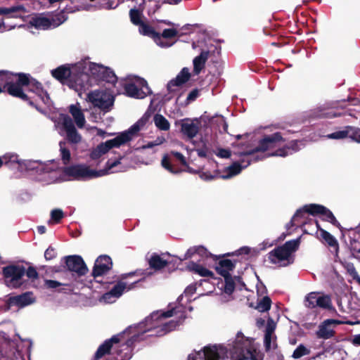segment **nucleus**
Segmentation results:
<instances>
[{"instance_id": "nucleus-5", "label": "nucleus", "mask_w": 360, "mask_h": 360, "mask_svg": "<svg viewBox=\"0 0 360 360\" xmlns=\"http://www.w3.org/2000/svg\"><path fill=\"white\" fill-rule=\"evenodd\" d=\"M147 121L148 117L143 116L134 124L128 130L119 134L112 139L98 145L97 147L91 150L90 153L91 159L94 160H98L105 155L111 148H118L131 141L137 135L138 132L143 128Z\"/></svg>"}, {"instance_id": "nucleus-55", "label": "nucleus", "mask_w": 360, "mask_h": 360, "mask_svg": "<svg viewBox=\"0 0 360 360\" xmlns=\"http://www.w3.org/2000/svg\"><path fill=\"white\" fill-rule=\"evenodd\" d=\"M56 250H55V249H53L51 247H49V248H47L44 252V257L47 260L52 259L53 258H54L56 257Z\"/></svg>"}, {"instance_id": "nucleus-49", "label": "nucleus", "mask_w": 360, "mask_h": 360, "mask_svg": "<svg viewBox=\"0 0 360 360\" xmlns=\"http://www.w3.org/2000/svg\"><path fill=\"white\" fill-rule=\"evenodd\" d=\"M103 74V80L108 83H114L117 81V77L111 69H105Z\"/></svg>"}, {"instance_id": "nucleus-12", "label": "nucleus", "mask_w": 360, "mask_h": 360, "mask_svg": "<svg viewBox=\"0 0 360 360\" xmlns=\"http://www.w3.org/2000/svg\"><path fill=\"white\" fill-rule=\"evenodd\" d=\"M86 99L94 107H97L104 112L110 111L115 101L114 96L110 91L103 90L89 92Z\"/></svg>"}, {"instance_id": "nucleus-20", "label": "nucleus", "mask_w": 360, "mask_h": 360, "mask_svg": "<svg viewBox=\"0 0 360 360\" xmlns=\"http://www.w3.org/2000/svg\"><path fill=\"white\" fill-rule=\"evenodd\" d=\"M139 30L141 34L152 38L155 44L161 48H169L174 44V43H170L169 41H162L160 34L155 32L152 27L145 24L144 22H142L139 25Z\"/></svg>"}, {"instance_id": "nucleus-16", "label": "nucleus", "mask_w": 360, "mask_h": 360, "mask_svg": "<svg viewBox=\"0 0 360 360\" xmlns=\"http://www.w3.org/2000/svg\"><path fill=\"white\" fill-rule=\"evenodd\" d=\"M36 302V297L32 292H25L18 295L11 296L6 300L8 309L16 307L22 309Z\"/></svg>"}, {"instance_id": "nucleus-9", "label": "nucleus", "mask_w": 360, "mask_h": 360, "mask_svg": "<svg viewBox=\"0 0 360 360\" xmlns=\"http://www.w3.org/2000/svg\"><path fill=\"white\" fill-rule=\"evenodd\" d=\"M300 238L289 240L281 246L275 248L268 255L271 263L279 266H286L294 261L293 253L298 249Z\"/></svg>"}, {"instance_id": "nucleus-23", "label": "nucleus", "mask_w": 360, "mask_h": 360, "mask_svg": "<svg viewBox=\"0 0 360 360\" xmlns=\"http://www.w3.org/2000/svg\"><path fill=\"white\" fill-rule=\"evenodd\" d=\"M303 147L304 144L301 141H292L288 144L283 146V148L277 149L275 153L271 155H275L279 157H286L300 150Z\"/></svg>"}, {"instance_id": "nucleus-24", "label": "nucleus", "mask_w": 360, "mask_h": 360, "mask_svg": "<svg viewBox=\"0 0 360 360\" xmlns=\"http://www.w3.org/2000/svg\"><path fill=\"white\" fill-rule=\"evenodd\" d=\"M26 13V8L22 5H16L11 7H0V15H6L8 18H22Z\"/></svg>"}, {"instance_id": "nucleus-27", "label": "nucleus", "mask_w": 360, "mask_h": 360, "mask_svg": "<svg viewBox=\"0 0 360 360\" xmlns=\"http://www.w3.org/2000/svg\"><path fill=\"white\" fill-rule=\"evenodd\" d=\"M4 165L11 169L19 171L22 160L20 156L15 153H6L2 155Z\"/></svg>"}, {"instance_id": "nucleus-54", "label": "nucleus", "mask_w": 360, "mask_h": 360, "mask_svg": "<svg viewBox=\"0 0 360 360\" xmlns=\"http://www.w3.org/2000/svg\"><path fill=\"white\" fill-rule=\"evenodd\" d=\"M215 154L221 158H228L231 155V152L228 149L219 148Z\"/></svg>"}, {"instance_id": "nucleus-63", "label": "nucleus", "mask_w": 360, "mask_h": 360, "mask_svg": "<svg viewBox=\"0 0 360 360\" xmlns=\"http://www.w3.org/2000/svg\"><path fill=\"white\" fill-rule=\"evenodd\" d=\"M154 146H155V145H153V141H150V142L147 143L146 144L143 145L140 148H141V149H148V148H152Z\"/></svg>"}, {"instance_id": "nucleus-21", "label": "nucleus", "mask_w": 360, "mask_h": 360, "mask_svg": "<svg viewBox=\"0 0 360 360\" xmlns=\"http://www.w3.org/2000/svg\"><path fill=\"white\" fill-rule=\"evenodd\" d=\"M181 131L187 139H192L199 131L198 121L189 119L183 120L181 124Z\"/></svg>"}, {"instance_id": "nucleus-61", "label": "nucleus", "mask_w": 360, "mask_h": 360, "mask_svg": "<svg viewBox=\"0 0 360 360\" xmlns=\"http://www.w3.org/2000/svg\"><path fill=\"white\" fill-rule=\"evenodd\" d=\"M196 152L199 157L205 158L207 155L208 150L206 148H203L196 149Z\"/></svg>"}, {"instance_id": "nucleus-33", "label": "nucleus", "mask_w": 360, "mask_h": 360, "mask_svg": "<svg viewBox=\"0 0 360 360\" xmlns=\"http://www.w3.org/2000/svg\"><path fill=\"white\" fill-rule=\"evenodd\" d=\"M59 151L60 156L63 164L67 165L70 162L71 154L68 144L65 141H60L59 143Z\"/></svg>"}, {"instance_id": "nucleus-14", "label": "nucleus", "mask_w": 360, "mask_h": 360, "mask_svg": "<svg viewBox=\"0 0 360 360\" xmlns=\"http://www.w3.org/2000/svg\"><path fill=\"white\" fill-rule=\"evenodd\" d=\"M68 17L63 12H60L58 15L52 18H48L44 15H37L32 18L29 24L32 27H34L38 30H49L58 27L63 24Z\"/></svg>"}, {"instance_id": "nucleus-22", "label": "nucleus", "mask_w": 360, "mask_h": 360, "mask_svg": "<svg viewBox=\"0 0 360 360\" xmlns=\"http://www.w3.org/2000/svg\"><path fill=\"white\" fill-rule=\"evenodd\" d=\"M191 77L190 73H188L186 69L182 70L174 78L171 79L167 86L169 92H174L178 88L181 87L184 84L189 80Z\"/></svg>"}, {"instance_id": "nucleus-59", "label": "nucleus", "mask_w": 360, "mask_h": 360, "mask_svg": "<svg viewBox=\"0 0 360 360\" xmlns=\"http://www.w3.org/2000/svg\"><path fill=\"white\" fill-rule=\"evenodd\" d=\"M200 177L201 179L204 180V181H211L212 179H214V176L211 174L210 172H202L200 174Z\"/></svg>"}, {"instance_id": "nucleus-60", "label": "nucleus", "mask_w": 360, "mask_h": 360, "mask_svg": "<svg viewBox=\"0 0 360 360\" xmlns=\"http://www.w3.org/2000/svg\"><path fill=\"white\" fill-rule=\"evenodd\" d=\"M250 252V248L248 247H243V248H240V249H238V250L236 251L235 253H232V255H248V253Z\"/></svg>"}, {"instance_id": "nucleus-58", "label": "nucleus", "mask_w": 360, "mask_h": 360, "mask_svg": "<svg viewBox=\"0 0 360 360\" xmlns=\"http://www.w3.org/2000/svg\"><path fill=\"white\" fill-rule=\"evenodd\" d=\"M118 4H115L113 0H108L103 6V8L105 9H115L117 8Z\"/></svg>"}, {"instance_id": "nucleus-30", "label": "nucleus", "mask_w": 360, "mask_h": 360, "mask_svg": "<svg viewBox=\"0 0 360 360\" xmlns=\"http://www.w3.org/2000/svg\"><path fill=\"white\" fill-rule=\"evenodd\" d=\"M234 267V264L230 259L220 261L216 267L217 272L223 277L230 276L229 271Z\"/></svg>"}, {"instance_id": "nucleus-26", "label": "nucleus", "mask_w": 360, "mask_h": 360, "mask_svg": "<svg viewBox=\"0 0 360 360\" xmlns=\"http://www.w3.org/2000/svg\"><path fill=\"white\" fill-rule=\"evenodd\" d=\"M339 322L334 319H327L322 323L316 332V335L320 338L328 339L333 335V324L338 323Z\"/></svg>"}, {"instance_id": "nucleus-47", "label": "nucleus", "mask_w": 360, "mask_h": 360, "mask_svg": "<svg viewBox=\"0 0 360 360\" xmlns=\"http://www.w3.org/2000/svg\"><path fill=\"white\" fill-rule=\"evenodd\" d=\"M349 138L360 143V129L349 126Z\"/></svg>"}, {"instance_id": "nucleus-32", "label": "nucleus", "mask_w": 360, "mask_h": 360, "mask_svg": "<svg viewBox=\"0 0 360 360\" xmlns=\"http://www.w3.org/2000/svg\"><path fill=\"white\" fill-rule=\"evenodd\" d=\"M195 254L202 257H207L210 255L209 252L204 246L199 245L189 248L186 252L184 259H187Z\"/></svg>"}, {"instance_id": "nucleus-48", "label": "nucleus", "mask_w": 360, "mask_h": 360, "mask_svg": "<svg viewBox=\"0 0 360 360\" xmlns=\"http://www.w3.org/2000/svg\"><path fill=\"white\" fill-rule=\"evenodd\" d=\"M117 297L110 290L105 292L100 298V301L105 304L114 303L117 300Z\"/></svg>"}, {"instance_id": "nucleus-11", "label": "nucleus", "mask_w": 360, "mask_h": 360, "mask_svg": "<svg viewBox=\"0 0 360 360\" xmlns=\"http://www.w3.org/2000/svg\"><path fill=\"white\" fill-rule=\"evenodd\" d=\"M126 94L131 98L142 99L152 94L147 82L138 76H131L124 84Z\"/></svg>"}, {"instance_id": "nucleus-7", "label": "nucleus", "mask_w": 360, "mask_h": 360, "mask_svg": "<svg viewBox=\"0 0 360 360\" xmlns=\"http://www.w3.org/2000/svg\"><path fill=\"white\" fill-rule=\"evenodd\" d=\"M193 51L198 54L193 59V68L221 66L220 50L209 41H198L192 44Z\"/></svg>"}, {"instance_id": "nucleus-10", "label": "nucleus", "mask_w": 360, "mask_h": 360, "mask_svg": "<svg viewBox=\"0 0 360 360\" xmlns=\"http://www.w3.org/2000/svg\"><path fill=\"white\" fill-rule=\"evenodd\" d=\"M307 213L312 215L319 214L323 220L331 223L334 226H340L339 222L337 221L332 212L327 207L318 204L307 205L297 210L290 221L291 225L298 226L300 224H302V221H300V219L304 218V215Z\"/></svg>"}, {"instance_id": "nucleus-62", "label": "nucleus", "mask_w": 360, "mask_h": 360, "mask_svg": "<svg viewBox=\"0 0 360 360\" xmlns=\"http://www.w3.org/2000/svg\"><path fill=\"white\" fill-rule=\"evenodd\" d=\"M165 141V139L164 136H158L154 141H153V145H155V146L161 145Z\"/></svg>"}, {"instance_id": "nucleus-52", "label": "nucleus", "mask_w": 360, "mask_h": 360, "mask_svg": "<svg viewBox=\"0 0 360 360\" xmlns=\"http://www.w3.org/2000/svg\"><path fill=\"white\" fill-rule=\"evenodd\" d=\"M170 155L174 156L178 161L180 162V163L182 165H184V166L188 165L185 157L181 153L176 152V151H172L170 153Z\"/></svg>"}, {"instance_id": "nucleus-15", "label": "nucleus", "mask_w": 360, "mask_h": 360, "mask_svg": "<svg viewBox=\"0 0 360 360\" xmlns=\"http://www.w3.org/2000/svg\"><path fill=\"white\" fill-rule=\"evenodd\" d=\"M304 303L306 307L311 309L316 307L323 309H330L332 307L330 297L318 292L308 293L305 296Z\"/></svg>"}, {"instance_id": "nucleus-57", "label": "nucleus", "mask_w": 360, "mask_h": 360, "mask_svg": "<svg viewBox=\"0 0 360 360\" xmlns=\"http://www.w3.org/2000/svg\"><path fill=\"white\" fill-rule=\"evenodd\" d=\"M45 285L48 288L55 289V288H57L58 287L62 285V283H60L56 281L46 280L45 281Z\"/></svg>"}, {"instance_id": "nucleus-41", "label": "nucleus", "mask_w": 360, "mask_h": 360, "mask_svg": "<svg viewBox=\"0 0 360 360\" xmlns=\"http://www.w3.org/2000/svg\"><path fill=\"white\" fill-rule=\"evenodd\" d=\"M141 13L136 8H132L129 11V16L131 22L136 25H140L143 22L141 20Z\"/></svg>"}, {"instance_id": "nucleus-6", "label": "nucleus", "mask_w": 360, "mask_h": 360, "mask_svg": "<svg viewBox=\"0 0 360 360\" xmlns=\"http://www.w3.org/2000/svg\"><path fill=\"white\" fill-rule=\"evenodd\" d=\"M51 75L61 84L77 91L79 96L91 85L90 77L83 69H53Z\"/></svg>"}, {"instance_id": "nucleus-18", "label": "nucleus", "mask_w": 360, "mask_h": 360, "mask_svg": "<svg viewBox=\"0 0 360 360\" xmlns=\"http://www.w3.org/2000/svg\"><path fill=\"white\" fill-rule=\"evenodd\" d=\"M67 269L76 273L78 276H84L88 272V268L83 259L78 255H70L63 258Z\"/></svg>"}, {"instance_id": "nucleus-34", "label": "nucleus", "mask_w": 360, "mask_h": 360, "mask_svg": "<svg viewBox=\"0 0 360 360\" xmlns=\"http://www.w3.org/2000/svg\"><path fill=\"white\" fill-rule=\"evenodd\" d=\"M317 228L319 229L321 237L326 241V243L330 247H338L337 240L329 232L321 229L318 222H316Z\"/></svg>"}, {"instance_id": "nucleus-42", "label": "nucleus", "mask_w": 360, "mask_h": 360, "mask_svg": "<svg viewBox=\"0 0 360 360\" xmlns=\"http://www.w3.org/2000/svg\"><path fill=\"white\" fill-rule=\"evenodd\" d=\"M162 166L172 174H178L180 171L172 167L169 155H165L161 162Z\"/></svg>"}, {"instance_id": "nucleus-36", "label": "nucleus", "mask_w": 360, "mask_h": 360, "mask_svg": "<svg viewBox=\"0 0 360 360\" xmlns=\"http://www.w3.org/2000/svg\"><path fill=\"white\" fill-rule=\"evenodd\" d=\"M150 266L155 269H160L167 264V262L159 255H153L149 261Z\"/></svg>"}, {"instance_id": "nucleus-50", "label": "nucleus", "mask_w": 360, "mask_h": 360, "mask_svg": "<svg viewBox=\"0 0 360 360\" xmlns=\"http://www.w3.org/2000/svg\"><path fill=\"white\" fill-rule=\"evenodd\" d=\"M264 345L267 350L274 349L276 347L275 338L274 335H270L268 336L267 334L264 335Z\"/></svg>"}, {"instance_id": "nucleus-8", "label": "nucleus", "mask_w": 360, "mask_h": 360, "mask_svg": "<svg viewBox=\"0 0 360 360\" xmlns=\"http://www.w3.org/2000/svg\"><path fill=\"white\" fill-rule=\"evenodd\" d=\"M19 172H32L39 181L51 184L58 179V169L53 160L43 162L38 160H22Z\"/></svg>"}, {"instance_id": "nucleus-17", "label": "nucleus", "mask_w": 360, "mask_h": 360, "mask_svg": "<svg viewBox=\"0 0 360 360\" xmlns=\"http://www.w3.org/2000/svg\"><path fill=\"white\" fill-rule=\"evenodd\" d=\"M65 129L68 140L72 143H79L82 141V136L76 129L74 122L68 115H62L58 122Z\"/></svg>"}, {"instance_id": "nucleus-44", "label": "nucleus", "mask_w": 360, "mask_h": 360, "mask_svg": "<svg viewBox=\"0 0 360 360\" xmlns=\"http://www.w3.org/2000/svg\"><path fill=\"white\" fill-rule=\"evenodd\" d=\"M309 354V350L303 345H300L293 352L292 356L294 359H299Z\"/></svg>"}, {"instance_id": "nucleus-38", "label": "nucleus", "mask_w": 360, "mask_h": 360, "mask_svg": "<svg viewBox=\"0 0 360 360\" xmlns=\"http://www.w3.org/2000/svg\"><path fill=\"white\" fill-rule=\"evenodd\" d=\"M51 218L49 224H58L64 217V213L61 209H53L51 212Z\"/></svg>"}, {"instance_id": "nucleus-28", "label": "nucleus", "mask_w": 360, "mask_h": 360, "mask_svg": "<svg viewBox=\"0 0 360 360\" xmlns=\"http://www.w3.org/2000/svg\"><path fill=\"white\" fill-rule=\"evenodd\" d=\"M225 280L224 295L221 297V302H226L231 300V295L235 289L234 279L231 277H224Z\"/></svg>"}, {"instance_id": "nucleus-37", "label": "nucleus", "mask_w": 360, "mask_h": 360, "mask_svg": "<svg viewBox=\"0 0 360 360\" xmlns=\"http://www.w3.org/2000/svg\"><path fill=\"white\" fill-rule=\"evenodd\" d=\"M343 266L347 270L349 275L360 285V276L354 265L351 262H345L343 263Z\"/></svg>"}, {"instance_id": "nucleus-35", "label": "nucleus", "mask_w": 360, "mask_h": 360, "mask_svg": "<svg viewBox=\"0 0 360 360\" xmlns=\"http://www.w3.org/2000/svg\"><path fill=\"white\" fill-rule=\"evenodd\" d=\"M153 120L155 126L160 130L167 131L169 129V122L163 115L157 114L154 116Z\"/></svg>"}, {"instance_id": "nucleus-4", "label": "nucleus", "mask_w": 360, "mask_h": 360, "mask_svg": "<svg viewBox=\"0 0 360 360\" xmlns=\"http://www.w3.org/2000/svg\"><path fill=\"white\" fill-rule=\"evenodd\" d=\"M122 159L108 160L105 167L99 171L91 169L86 165L78 164L64 167L63 173L65 176L74 180L83 181L91 179L108 174L122 171L123 167L120 166Z\"/></svg>"}, {"instance_id": "nucleus-31", "label": "nucleus", "mask_w": 360, "mask_h": 360, "mask_svg": "<svg viewBox=\"0 0 360 360\" xmlns=\"http://www.w3.org/2000/svg\"><path fill=\"white\" fill-rule=\"evenodd\" d=\"M136 282H133L130 284H127L126 282L120 281L115 284L110 291L116 295V297L119 298L125 291H129L132 289Z\"/></svg>"}, {"instance_id": "nucleus-25", "label": "nucleus", "mask_w": 360, "mask_h": 360, "mask_svg": "<svg viewBox=\"0 0 360 360\" xmlns=\"http://www.w3.org/2000/svg\"><path fill=\"white\" fill-rule=\"evenodd\" d=\"M69 112L71 114L77 127L79 129L84 128L86 124V119L79 104L70 105L69 107Z\"/></svg>"}, {"instance_id": "nucleus-51", "label": "nucleus", "mask_w": 360, "mask_h": 360, "mask_svg": "<svg viewBox=\"0 0 360 360\" xmlns=\"http://www.w3.org/2000/svg\"><path fill=\"white\" fill-rule=\"evenodd\" d=\"M276 328V323L271 319H269L267 322V325L266 327L265 334H267L269 336L270 335H274V332Z\"/></svg>"}, {"instance_id": "nucleus-19", "label": "nucleus", "mask_w": 360, "mask_h": 360, "mask_svg": "<svg viewBox=\"0 0 360 360\" xmlns=\"http://www.w3.org/2000/svg\"><path fill=\"white\" fill-rule=\"evenodd\" d=\"M112 266L111 258L107 255H101L95 261L92 275L94 278L107 273Z\"/></svg>"}, {"instance_id": "nucleus-3", "label": "nucleus", "mask_w": 360, "mask_h": 360, "mask_svg": "<svg viewBox=\"0 0 360 360\" xmlns=\"http://www.w3.org/2000/svg\"><path fill=\"white\" fill-rule=\"evenodd\" d=\"M28 91L45 104L49 102V96L41 84L29 74L13 73L8 70H0V94L6 91L9 95L26 100L25 91Z\"/></svg>"}, {"instance_id": "nucleus-56", "label": "nucleus", "mask_w": 360, "mask_h": 360, "mask_svg": "<svg viewBox=\"0 0 360 360\" xmlns=\"http://www.w3.org/2000/svg\"><path fill=\"white\" fill-rule=\"evenodd\" d=\"M199 96V90L193 89L188 95L186 101L188 103L195 101Z\"/></svg>"}, {"instance_id": "nucleus-1", "label": "nucleus", "mask_w": 360, "mask_h": 360, "mask_svg": "<svg viewBox=\"0 0 360 360\" xmlns=\"http://www.w3.org/2000/svg\"><path fill=\"white\" fill-rule=\"evenodd\" d=\"M229 351L232 360H257V347L252 338L238 332L234 340L226 348L222 345H210L200 350H193L187 360H224L223 355Z\"/></svg>"}, {"instance_id": "nucleus-64", "label": "nucleus", "mask_w": 360, "mask_h": 360, "mask_svg": "<svg viewBox=\"0 0 360 360\" xmlns=\"http://www.w3.org/2000/svg\"><path fill=\"white\" fill-rule=\"evenodd\" d=\"M353 343L354 345H360V334L356 335L354 337Z\"/></svg>"}, {"instance_id": "nucleus-2", "label": "nucleus", "mask_w": 360, "mask_h": 360, "mask_svg": "<svg viewBox=\"0 0 360 360\" xmlns=\"http://www.w3.org/2000/svg\"><path fill=\"white\" fill-rule=\"evenodd\" d=\"M285 139L280 132L266 135L261 139L255 146H249L243 151L238 152L242 158L241 164L234 162L226 169V174L221 176L222 179H227L238 174L243 168L247 167L251 162L264 160L266 158L276 156L271 155L275 151L283 148Z\"/></svg>"}, {"instance_id": "nucleus-46", "label": "nucleus", "mask_w": 360, "mask_h": 360, "mask_svg": "<svg viewBox=\"0 0 360 360\" xmlns=\"http://www.w3.org/2000/svg\"><path fill=\"white\" fill-rule=\"evenodd\" d=\"M178 31L176 29H165L162 34H160L161 41H165L164 39H169L176 37Z\"/></svg>"}, {"instance_id": "nucleus-39", "label": "nucleus", "mask_w": 360, "mask_h": 360, "mask_svg": "<svg viewBox=\"0 0 360 360\" xmlns=\"http://www.w3.org/2000/svg\"><path fill=\"white\" fill-rule=\"evenodd\" d=\"M271 304V299L268 296H264L258 301L256 308L259 311L264 312L270 309Z\"/></svg>"}, {"instance_id": "nucleus-43", "label": "nucleus", "mask_w": 360, "mask_h": 360, "mask_svg": "<svg viewBox=\"0 0 360 360\" xmlns=\"http://www.w3.org/2000/svg\"><path fill=\"white\" fill-rule=\"evenodd\" d=\"M341 115L340 112H337L333 109H326L323 107L320 108L319 115L327 118H333L340 116Z\"/></svg>"}, {"instance_id": "nucleus-40", "label": "nucleus", "mask_w": 360, "mask_h": 360, "mask_svg": "<svg viewBox=\"0 0 360 360\" xmlns=\"http://www.w3.org/2000/svg\"><path fill=\"white\" fill-rule=\"evenodd\" d=\"M326 137L330 139H343L349 137V126L345 127L342 130L329 134Z\"/></svg>"}, {"instance_id": "nucleus-29", "label": "nucleus", "mask_w": 360, "mask_h": 360, "mask_svg": "<svg viewBox=\"0 0 360 360\" xmlns=\"http://www.w3.org/2000/svg\"><path fill=\"white\" fill-rule=\"evenodd\" d=\"M58 68H108L101 64L92 63L89 58H85L75 64H66L58 66Z\"/></svg>"}, {"instance_id": "nucleus-13", "label": "nucleus", "mask_w": 360, "mask_h": 360, "mask_svg": "<svg viewBox=\"0 0 360 360\" xmlns=\"http://www.w3.org/2000/svg\"><path fill=\"white\" fill-rule=\"evenodd\" d=\"M2 274L8 287L18 288L23 283L22 279L25 274V268L21 265L11 264L3 268Z\"/></svg>"}, {"instance_id": "nucleus-53", "label": "nucleus", "mask_w": 360, "mask_h": 360, "mask_svg": "<svg viewBox=\"0 0 360 360\" xmlns=\"http://www.w3.org/2000/svg\"><path fill=\"white\" fill-rule=\"evenodd\" d=\"M26 276L30 279H36L38 278V273L36 269L33 267H29L27 270L25 269Z\"/></svg>"}, {"instance_id": "nucleus-45", "label": "nucleus", "mask_w": 360, "mask_h": 360, "mask_svg": "<svg viewBox=\"0 0 360 360\" xmlns=\"http://www.w3.org/2000/svg\"><path fill=\"white\" fill-rule=\"evenodd\" d=\"M192 269L201 276H212L213 274L212 271L200 265L192 264Z\"/></svg>"}]
</instances>
